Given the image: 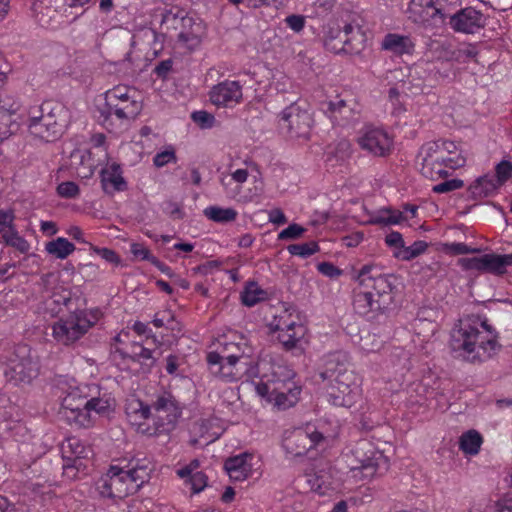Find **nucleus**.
Returning a JSON list of instances; mask_svg holds the SVG:
<instances>
[{"instance_id":"1","label":"nucleus","mask_w":512,"mask_h":512,"mask_svg":"<svg viewBox=\"0 0 512 512\" xmlns=\"http://www.w3.org/2000/svg\"><path fill=\"white\" fill-rule=\"evenodd\" d=\"M206 360L210 373L224 382H236L246 374L254 377L252 383L263 404L286 410L299 401L301 386L285 365L261 360L255 369H248V363L220 359L216 354H207Z\"/></svg>"},{"instance_id":"2","label":"nucleus","mask_w":512,"mask_h":512,"mask_svg":"<svg viewBox=\"0 0 512 512\" xmlns=\"http://www.w3.org/2000/svg\"><path fill=\"white\" fill-rule=\"evenodd\" d=\"M348 460L349 470L342 472L331 465L317 467L305 474L310 490L319 496L347 495L387 470L388 460L366 441L358 443Z\"/></svg>"},{"instance_id":"3","label":"nucleus","mask_w":512,"mask_h":512,"mask_svg":"<svg viewBox=\"0 0 512 512\" xmlns=\"http://www.w3.org/2000/svg\"><path fill=\"white\" fill-rule=\"evenodd\" d=\"M60 390V416L69 424L89 428L94 422L93 414L108 416L114 412L116 400L112 393L102 391L97 385L80 383L74 378H63L58 382Z\"/></svg>"},{"instance_id":"4","label":"nucleus","mask_w":512,"mask_h":512,"mask_svg":"<svg viewBox=\"0 0 512 512\" xmlns=\"http://www.w3.org/2000/svg\"><path fill=\"white\" fill-rule=\"evenodd\" d=\"M352 305L361 316L373 318L389 310L402 291V281L394 274L383 273L375 265L363 266L356 275Z\"/></svg>"},{"instance_id":"5","label":"nucleus","mask_w":512,"mask_h":512,"mask_svg":"<svg viewBox=\"0 0 512 512\" xmlns=\"http://www.w3.org/2000/svg\"><path fill=\"white\" fill-rule=\"evenodd\" d=\"M125 413L137 432L148 436L171 431L181 415L176 400L168 391L158 393L152 407L134 396L129 397Z\"/></svg>"},{"instance_id":"6","label":"nucleus","mask_w":512,"mask_h":512,"mask_svg":"<svg viewBox=\"0 0 512 512\" xmlns=\"http://www.w3.org/2000/svg\"><path fill=\"white\" fill-rule=\"evenodd\" d=\"M450 347L457 357L482 362L497 352L499 344L495 330L485 319L470 316L460 320L453 329Z\"/></svg>"},{"instance_id":"7","label":"nucleus","mask_w":512,"mask_h":512,"mask_svg":"<svg viewBox=\"0 0 512 512\" xmlns=\"http://www.w3.org/2000/svg\"><path fill=\"white\" fill-rule=\"evenodd\" d=\"M320 376L326 382L325 396L331 405L350 408L360 399L361 383L355 371L349 368L346 354H330Z\"/></svg>"},{"instance_id":"8","label":"nucleus","mask_w":512,"mask_h":512,"mask_svg":"<svg viewBox=\"0 0 512 512\" xmlns=\"http://www.w3.org/2000/svg\"><path fill=\"white\" fill-rule=\"evenodd\" d=\"M147 460H135L125 466L112 465L96 483L102 497L124 499L135 494L150 479Z\"/></svg>"},{"instance_id":"9","label":"nucleus","mask_w":512,"mask_h":512,"mask_svg":"<svg viewBox=\"0 0 512 512\" xmlns=\"http://www.w3.org/2000/svg\"><path fill=\"white\" fill-rule=\"evenodd\" d=\"M418 160L421 162L422 175L430 179L446 177L449 170L460 168L466 163L458 145L448 140L425 143L419 150Z\"/></svg>"},{"instance_id":"10","label":"nucleus","mask_w":512,"mask_h":512,"mask_svg":"<svg viewBox=\"0 0 512 512\" xmlns=\"http://www.w3.org/2000/svg\"><path fill=\"white\" fill-rule=\"evenodd\" d=\"M99 309L76 310L67 316L59 317L52 325L53 339L69 346L81 339L101 318Z\"/></svg>"},{"instance_id":"11","label":"nucleus","mask_w":512,"mask_h":512,"mask_svg":"<svg viewBox=\"0 0 512 512\" xmlns=\"http://www.w3.org/2000/svg\"><path fill=\"white\" fill-rule=\"evenodd\" d=\"M137 91L129 86L117 85L104 94L105 106L101 111L104 122L112 116L119 120H133L142 110Z\"/></svg>"},{"instance_id":"12","label":"nucleus","mask_w":512,"mask_h":512,"mask_svg":"<svg viewBox=\"0 0 512 512\" xmlns=\"http://www.w3.org/2000/svg\"><path fill=\"white\" fill-rule=\"evenodd\" d=\"M73 270L64 268L61 271L51 272L43 278L45 288L44 309L52 316L62 312L71 301L70 282L72 281Z\"/></svg>"},{"instance_id":"13","label":"nucleus","mask_w":512,"mask_h":512,"mask_svg":"<svg viewBox=\"0 0 512 512\" xmlns=\"http://www.w3.org/2000/svg\"><path fill=\"white\" fill-rule=\"evenodd\" d=\"M65 111L60 105L51 107L45 103L39 109L30 113L29 129L32 134L47 141L54 140L61 135L65 125Z\"/></svg>"},{"instance_id":"14","label":"nucleus","mask_w":512,"mask_h":512,"mask_svg":"<svg viewBox=\"0 0 512 512\" xmlns=\"http://www.w3.org/2000/svg\"><path fill=\"white\" fill-rule=\"evenodd\" d=\"M268 327L271 332L278 334L279 342L287 349L296 347L306 334V328L299 313L290 308L275 315L269 322Z\"/></svg>"},{"instance_id":"15","label":"nucleus","mask_w":512,"mask_h":512,"mask_svg":"<svg viewBox=\"0 0 512 512\" xmlns=\"http://www.w3.org/2000/svg\"><path fill=\"white\" fill-rule=\"evenodd\" d=\"M365 20L359 14H353L343 27L342 46L332 45L333 39H326L327 49L338 53L343 51L351 55H359L367 46L368 37L364 28Z\"/></svg>"},{"instance_id":"16","label":"nucleus","mask_w":512,"mask_h":512,"mask_svg":"<svg viewBox=\"0 0 512 512\" xmlns=\"http://www.w3.org/2000/svg\"><path fill=\"white\" fill-rule=\"evenodd\" d=\"M409 256H419L421 254H446V255H463V254H483L482 256H512L509 254L487 253L486 249L478 246L468 245L465 243H427L425 241H415L411 246L404 249Z\"/></svg>"},{"instance_id":"17","label":"nucleus","mask_w":512,"mask_h":512,"mask_svg":"<svg viewBox=\"0 0 512 512\" xmlns=\"http://www.w3.org/2000/svg\"><path fill=\"white\" fill-rule=\"evenodd\" d=\"M38 375V363L27 345H19L9 358L5 376L9 381L29 383Z\"/></svg>"},{"instance_id":"18","label":"nucleus","mask_w":512,"mask_h":512,"mask_svg":"<svg viewBox=\"0 0 512 512\" xmlns=\"http://www.w3.org/2000/svg\"><path fill=\"white\" fill-rule=\"evenodd\" d=\"M324 435L314 429L313 426L295 428L284 433L282 445L285 451L294 456L304 455L310 449L316 447Z\"/></svg>"},{"instance_id":"19","label":"nucleus","mask_w":512,"mask_h":512,"mask_svg":"<svg viewBox=\"0 0 512 512\" xmlns=\"http://www.w3.org/2000/svg\"><path fill=\"white\" fill-rule=\"evenodd\" d=\"M279 126L291 138L307 139L312 126V117L299 105L291 104L281 112Z\"/></svg>"},{"instance_id":"20","label":"nucleus","mask_w":512,"mask_h":512,"mask_svg":"<svg viewBox=\"0 0 512 512\" xmlns=\"http://www.w3.org/2000/svg\"><path fill=\"white\" fill-rule=\"evenodd\" d=\"M61 452L64 460V474L71 479L77 477V472L85 466L83 461L87 460L92 453L90 447L85 446L76 437L67 438L62 443Z\"/></svg>"},{"instance_id":"21","label":"nucleus","mask_w":512,"mask_h":512,"mask_svg":"<svg viewBox=\"0 0 512 512\" xmlns=\"http://www.w3.org/2000/svg\"><path fill=\"white\" fill-rule=\"evenodd\" d=\"M208 96L218 108H233L243 100V87L239 81L224 80L211 87Z\"/></svg>"},{"instance_id":"22","label":"nucleus","mask_w":512,"mask_h":512,"mask_svg":"<svg viewBox=\"0 0 512 512\" xmlns=\"http://www.w3.org/2000/svg\"><path fill=\"white\" fill-rule=\"evenodd\" d=\"M357 142L361 149L374 156H386L392 147V139L381 128L366 126L360 133Z\"/></svg>"},{"instance_id":"23","label":"nucleus","mask_w":512,"mask_h":512,"mask_svg":"<svg viewBox=\"0 0 512 512\" xmlns=\"http://www.w3.org/2000/svg\"><path fill=\"white\" fill-rule=\"evenodd\" d=\"M249 347L246 340L236 333H231L219 340L217 349L208 354L219 355L220 359L234 360L250 364Z\"/></svg>"},{"instance_id":"24","label":"nucleus","mask_w":512,"mask_h":512,"mask_svg":"<svg viewBox=\"0 0 512 512\" xmlns=\"http://www.w3.org/2000/svg\"><path fill=\"white\" fill-rule=\"evenodd\" d=\"M225 469L232 480L244 481L260 469V457L255 453H241L228 458Z\"/></svg>"},{"instance_id":"25","label":"nucleus","mask_w":512,"mask_h":512,"mask_svg":"<svg viewBox=\"0 0 512 512\" xmlns=\"http://www.w3.org/2000/svg\"><path fill=\"white\" fill-rule=\"evenodd\" d=\"M418 207L415 205L406 204L404 211L396 210L390 207H384L379 210L370 212L365 224L392 226L399 225L408 219L416 217Z\"/></svg>"},{"instance_id":"26","label":"nucleus","mask_w":512,"mask_h":512,"mask_svg":"<svg viewBox=\"0 0 512 512\" xmlns=\"http://www.w3.org/2000/svg\"><path fill=\"white\" fill-rule=\"evenodd\" d=\"M449 25L455 32L474 34L484 27L485 19L480 11L466 7L450 16Z\"/></svg>"},{"instance_id":"27","label":"nucleus","mask_w":512,"mask_h":512,"mask_svg":"<svg viewBox=\"0 0 512 512\" xmlns=\"http://www.w3.org/2000/svg\"><path fill=\"white\" fill-rule=\"evenodd\" d=\"M328 110L339 125H349L360 117V106L354 99L330 101Z\"/></svg>"},{"instance_id":"28","label":"nucleus","mask_w":512,"mask_h":512,"mask_svg":"<svg viewBox=\"0 0 512 512\" xmlns=\"http://www.w3.org/2000/svg\"><path fill=\"white\" fill-rule=\"evenodd\" d=\"M460 265L466 270L503 274L512 258H461Z\"/></svg>"},{"instance_id":"29","label":"nucleus","mask_w":512,"mask_h":512,"mask_svg":"<svg viewBox=\"0 0 512 512\" xmlns=\"http://www.w3.org/2000/svg\"><path fill=\"white\" fill-rule=\"evenodd\" d=\"M199 467V460L194 459L176 471L177 476L184 480L185 485L190 487L193 494L202 492L207 486V476L199 471Z\"/></svg>"},{"instance_id":"30","label":"nucleus","mask_w":512,"mask_h":512,"mask_svg":"<svg viewBox=\"0 0 512 512\" xmlns=\"http://www.w3.org/2000/svg\"><path fill=\"white\" fill-rule=\"evenodd\" d=\"M101 185L105 193L113 195L115 192L125 191L127 183L122 176L120 165L113 163L101 170Z\"/></svg>"},{"instance_id":"31","label":"nucleus","mask_w":512,"mask_h":512,"mask_svg":"<svg viewBox=\"0 0 512 512\" xmlns=\"http://www.w3.org/2000/svg\"><path fill=\"white\" fill-rule=\"evenodd\" d=\"M415 44L408 35L397 33H388L381 42V49L401 56L404 54H412Z\"/></svg>"},{"instance_id":"32","label":"nucleus","mask_w":512,"mask_h":512,"mask_svg":"<svg viewBox=\"0 0 512 512\" xmlns=\"http://www.w3.org/2000/svg\"><path fill=\"white\" fill-rule=\"evenodd\" d=\"M409 18L416 24L423 25L425 27L436 26L439 23H443L445 20V14L442 10L432 4L419 11L409 12Z\"/></svg>"},{"instance_id":"33","label":"nucleus","mask_w":512,"mask_h":512,"mask_svg":"<svg viewBox=\"0 0 512 512\" xmlns=\"http://www.w3.org/2000/svg\"><path fill=\"white\" fill-rule=\"evenodd\" d=\"M221 186L229 199L236 200L242 203L252 202L255 197L262 194V186L255 185L253 194L241 195V186L233 182L226 175H222L220 178Z\"/></svg>"},{"instance_id":"34","label":"nucleus","mask_w":512,"mask_h":512,"mask_svg":"<svg viewBox=\"0 0 512 512\" xmlns=\"http://www.w3.org/2000/svg\"><path fill=\"white\" fill-rule=\"evenodd\" d=\"M500 186L494 175H484L470 185V191L474 197L482 198L492 194Z\"/></svg>"},{"instance_id":"35","label":"nucleus","mask_w":512,"mask_h":512,"mask_svg":"<svg viewBox=\"0 0 512 512\" xmlns=\"http://www.w3.org/2000/svg\"><path fill=\"white\" fill-rule=\"evenodd\" d=\"M267 297V291L262 289L256 282L246 283L241 292L242 304L247 307H252L257 303L266 300Z\"/></svg>"},{"instance_id":"36","label":"nucleus","mask_w":512,"mask_h":512,"mask_svg":"<svg viewBox=\"0 0 512 512\" xmlns=\"http://www.w3.org/2000/svg\"><path fill=\"white\" fill-rule=\"evenodd\" d=\"M482 442V436L478 431L469 430L461 435L459 439V448L465 454L476 455L481 448Z\"/></svg>"},{"instance_id":"37","label":"nucleus","mask_w":512,"mask_h":512,"mask_svg":"<svg viewBox=\"0 0 512 512\" xmlns=\"http://www.w3.org/2000/svg\"><path fill=\"white\" fill-rule=\"evenodd\" d=\"M204 215L217 223H229L236 220L238 212L234 208H222L219 206H209L204 209Z\"/></svg>"},{"instance_id":"38","label":"nucleus","mask_w":512,"mask_h":512,"mask_svg":"<svg viewBox=\"0 0 512 512\" xmlns=\"http://www.w3.org/2000/svg\"><path fill=\"white\" fill-rule=\"evenodd\" d=\"M126 355L134 362H138L144 366V370H149L154 364L152 352L140 344L134 343L131 345V352Z\"/></svg>"},{"instance_id":"39","label":"nucleus","mask_w":512,"mask_h":512,"mask_svg":"<svg viewBox=\"0 0 512 512\" xmlns=\"http://www.w3.org/2000/svg\"><path fill=\"white\" fill-rule=\"evenodd\" d=\"M478 51L476 47L472 44H468L462 48L458 49H450V46L447 47V52L445 55L446 60L448 61H456L459 63H465L468 59H472L476 57Z\"/></svg>"},{"instance_id":"40","label":"nucleus","mask_w":512,"mask_h":512,"mask_svg":"<svg viewBox=\"0 0 512 512\" xmlns=\"http://www.w3.org/2000/svg\"><path fill=\"white\" fill-rule=\"evenodd\" d=\"M76 247L69 242L66 238L59 237L46 244L47 253L53 256H69L75 252Z\"/></svg>"},{"instance_id":"41","label":"nucleus","mask_w":512,"mask_h":512,"mask_svg":"<svg viewBox=\"0 0 512 512\" xmlns=\"http://www.w3.org/2000/svg\"><path fill=\"white\" fill-rule=\"evenodd\" d=\"M20 107V101L13 94L8 92L0 94V112L2 114H8L9 119H12V115H14Z\"/></svg>"},{"instance_id":"42","label":"nucleus","mask_w":512,"mask_h":512,"mask_svg":"<svg viewBox=\"0 0 512 512\" xmlns=\"http://www.w3.org/2000/svg\"><path fill=\"white\" fill-rule=\"evenodd\" d=\"M350 144L347 140H340L335 145L330 146L326 152L327 161L332 162L335 158L336 162L344 161L349 155Z\"/></svg>"},{"instance_id":"43","label":"nucleus","mask_w":512,"mask_h":512,"mask_svg":"<svg viewBox=\"0 0 512 512\" xmlns=\"http://www.w3.org/2000/svg\"><path fill=\"white\" fill-rule=\"evenodd\" d=\"M6 245H9L16 249L17 252L21 254H25L28 252L30 245L29 243L18 234L15 230L11 231L8 234H4L2 237Z\"/></svg>"},{"instance_id":"44","label":"nucleus","mask_w":512,"mask_h":512,"mask_svg":"<svg viewBox=\"0 0 512 512\" xmlns=\"http://www.w3.org/2000/svg\"><path fill=\"white\" fill-rule=\"evenodd\" d=\"M79 186L72 181L62 182L57 187V193L64 198H75L79 195Z\"/></svg>"},{"instance_id":"45","label":"nucleus","mask_w":512,"mask_h":512,"mask_svg":"<svg viewBox=\"0 0 512 512\" xmlns=\"http://www.w3.org/2000/svg\"><path fill=\"white\" fill-rule=\"evenodd\" d=\"M512 173V164L509 161H501L496 166V175L495 179L499 182L500 185H503L511 176Z\"/></svg>"},{"instance_id":"46","label":"nucleus","mask_w":512,"mask_h":512,"mask_svg":"<svg viewBox=\"0 0 512 512\" xmlns=\"http://www.w3.org/2000/svg\"><path fill=\"white\" fill-rule=\"evenodd\" d=\"M193 121L199 124L202 128L212 127L215 122V117L207 111H195L191 115Z\"/></svg>"},{"instance_id":"47","label":"nucleus","mask_w":512,"mask_h":512,"mask_svg":"<svg viewBox=\"0 0 512 512\" xmlns=\"http://www.w3.org/2000/svg\"><path fill=\"white\" fill-rule=\"evenodd\" d=\"M464 185L460 179H451L439 183L433 187L435 193H447L462 188Z\"/></svg>"},{"instance_id":"48","label":"nucleus","mask_w":512,"mask_h":512,"mask_svg":"<svg viewBox=\"0 0 512 512\" xmlns=\"http://www.w3.org/2000/svg\"><path fill=\"white\" fill-rule=\"evenodd\" d=\"M176 156L174 150H165L157 153L153 158V163L156 167L161 168L170 162H175Z\"/></svg>"},{"instance_id":"49","label":"nucleus","mask_w":512,"mask_h":512,"mask_svg":"<svg viewBox=\"0 0 512 512\" xmlns=\"http://www.w3.org/2000/svg\"><path fill=\"white\" fill-rule=\"evenodd\" d=\"M12 125L13 121L9 119V115L0 112V142L8 139L12 135Z\"/></svg>"},{"instance_id":"50","label":"nucleus","mask_w":512,"mask_h":512,"mask_svg":"<svg viewBox=\"0 0 512 512\" xmlns=\"http://www.w3.org/2000/svg\"><path fill=\"white\" fill-rule=\"evenodd\" d=\"M178 40L190 50L196 49L201 43V38L193 33L181 32L178 35Z\"/></svg>"},{"instance_id":"51","label":"nucleus","mask_w":512,"mask_h":512,"mask_svg":"<svg viewBox=\"0 0 512 512\" xmlns=\"http://www.w3.org/2000/svg\"><path fill=\"white\" fill-rule=\"evenodd\" d=\"M14 216L11 212L0 210V234L4 237V234H8L13 231L12 222Z\"/></svg>"},{"instance_id":"52","label":"nucleus","mask_w":512,"mask_h":512,"mask_svg":"<svg viewBox=\"0 0 512 512\" xmlns=\"http://www.w3.org/2000/svg\"><path fill=\"white\" fill-rule=\"evenodd\" d=\"M319 272L329 278H338L342 270L329 262H321L317 265Z\"/></svg>"},{"instance_id":"53","label":"nucleus","mask_w":512,"mask_h":512,"mask_svg":"<svg viewBox=\"0 0 512 512\" xmlns=\"http://www.w3.org/2000/svg\"><path fill=\"white\" fill-rule=\"evenodd\" d=\"M304 228L298 224H291L279 233V239H296L302 235Z\"/></svg>"},{"instance_id":"54","label":"nucleus","mask_w":512,"mask_h":512,"mask_svg":"<svg viewBox=\"0 0 512 512\" xmlns=\"http://www.w3.org/2000/svg\"><path fill=\"white\" fill-rule=\"evenodd\" d=\"M385 243L387 246L395 249H401L404 248V240L402 237V234L397 231H392L385 237Z\"/></svg>"},{"instance_id":"55","label":"nucleus","mask_w":512,"mask_h":512,"mask_svg":"<svg viewBox=\"0 0 512 512\" xmlns=\"http://www.w3.org/2000/svg\"><path fill=\"white\" fill-rule=\"evenodd\" d=\"M380 343L377 341L376 336L373 334H368L366 337L362 339L361 347L367 352H375L380 349Z\"/></svg>"},{"instance_id":"56","label":"nucleus","mask_w":512,"mask_h":512,"mask_svg":"<svg viewBox=\"0 0 512 512\" xmlns=\"http://www.w3.org/2000/svg\"><path fill=\"white\" fill-rule=\"evenodd\" d=\"M286 23L293 31L299 32L304 28L305 20L303 16L291 15L286 18Z\"/></svg>"},{"instance_id":"57","label":"nucleus","mask_w":512,"mask_h":512,"mask_svg":"<svg viewBox=\"0 0 512 512\" xmlns=\"http://www.w3.org/2000/svg\"><path fill=\"white\" fill-rule=\"evenodd\" d=\"M249 173L247 169H237L228 176L233 182L241 186L248 179Z\"/></svg>"},{"instance_id":"58","label":"nucleus","mask_w":512,"mask_h":512,"mask_svg":"<svg viewBox=\"0 0 512 512\" xmlns=\"http://www.w3.org/2000/svg\"><path fill=\"white\" fill-rule=\"evenodd\" d=\"M171 68H172V61L171 60H163L156 65L154 72L158 77H165L168 74V72L171 70Z\"/></svg>"},{"instance_id":"59","label":"nucleus","mask_w":512,"mask_h":512,"mask_svg":"<svg viewBox=\"0 0 512 512\" xmlns=\"http://www.w3.org/2000/svg\"><path fill=\"white\" fill-rule=\"evenodd\" d=\"M497 512H512V495H506L497 504Z\"/></svg>"},{"instance_id":"60","label":"nucleus","mask_w":512,"mask_h":512,"mask_svg":"<svg viewBox=\"0 0 512 512\" xmlns=\"http://www.w3.org/2000/svg\"><path fill=\"white\" fill-rule=\"evenodd\" d=\"M301 247V252H303V256H310L319 251V247L317 242L309 241L305 243L299 244Z\"/></svg>"},{"instance_id":"61","label":"nucleus","mask_w":512,"mask_h":512,"mask_svg":"<svg viewBox=\"0 0 512 512\" xmlns=\"http://www.w3.org/2000/svg\"><path fill=\"white\" fill-rule=\"evenodd\" d=\"M434 4L433 0H411L409 3V12H415L416 10L423 9L427 6Z\"/></svg>"},{"instance_id":"62","label":"nucleus","mask_w":512,"mask_h":512,"mask_svg":"<svg viewBox=\"0 0 512 512\" xmlns=\"http://www.w3.org/2000/svg\"><path fill=\"white\" fill-rule=\"evenodd\" d=\"M269 219L271 222L275 224H285L287 222V218L282 210L273 209L270 212Z\"/></svg>"},{"instance_id":"63","label":"nucleus","mask_w":512,"mask_h":512,"mask_svg":"<svg viewBox=\"0 0 512 512\" xmlns=\"http://www.w3.org/2000/svg\"><path fill=\"white\" fill-rule=\"evenodd\" d=\"M221 435L220 428L213 430L212 432L205 431L201 434V437L204 439L205 444L212 443L216 441Z\"/></svg>"},{"instance_id":"64","label":"nucleus","mask_w":512,"mask_h":512,"mask_svg":"<svg viewBox=\"0 0 512 512\" xmlns=\"http://www.w3.org/2000/svg\"><path fill=\"white\" fill-rule=\"evenodd\" d=\"M40 229L43 233H46L49 236L54 235L57 232L56 224L52 221H41Z\"/></svg>"}]
</instances>
